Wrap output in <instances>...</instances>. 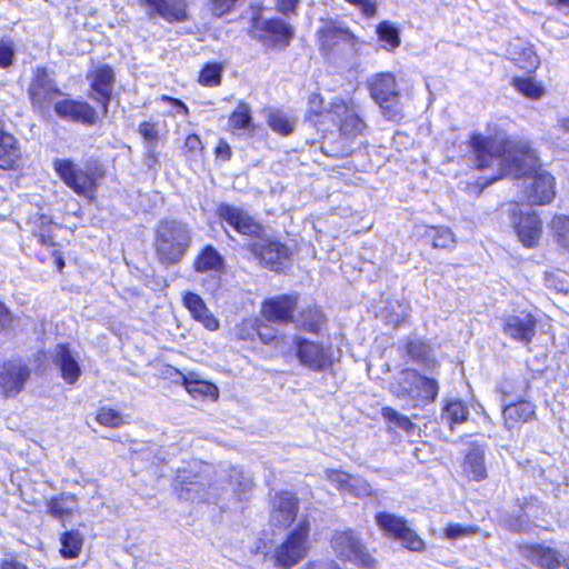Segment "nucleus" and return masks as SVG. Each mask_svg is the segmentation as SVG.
Wrapping results in <instances>:
<instances>
[{
    "mask_svg": "<svg viewBox=\"0 0 569 569\" xmlns=\"http://www.w3.org/2000/svg\"><path fill=\"white\" fill-rule=\"evenodd\" d=\"M425 236L432 241L435 248L451 249L456 243L455 234L447 227H427Z\"/></svg>",
    "mask_w": 569,
    "mask_h": 569,
    "instance_id": "58836bf2",
    "label": "nucleus"
},
{
    "mask_svg": "<svg viewBox=\"0 0 569 569\" xmlns=\"http://www.w3.org/2000/svg\"><path fill=\"white\" fill-rule=\"evenodd\" d=\"M30 371L21 363L11 362L0 369V389L4 396H13L20 392L23 383L29 378Z\"/></svg>",
    "mask_w": 569,
    "mask_h": 569,
    "instance_id": "b1692460",
    "label": "nucleus"
},
{
    "mask_svg": "<svg viewBox=\"0 0 569 569\" xmlns=\"http://www.w3.org/2000/svg\"><path fill=\"white\" fill-rule=\"evenodd\" d=\"M376 522L387 537L398 540L405 548L411 551L425 549L423 540L403 518L388 512H379L376 516Z\"/></svg>",
    "mask_w": 569,
    "mask_h": 569,
    "instance_id": "1a4fd4ad",
    "label": "nucleus"
},
{
    "mask_svg": "<svg viewBox=\"0 0 569 569\" xmlns=\"http://www.w3.org/2000/svg\"><path fill=\"white\" fill-rule=\"evenodd\" d=\"M223 268L224 260L212 246L204 247L194 260V270L197 272H221Z\"/></svg>",
    "mask_w": 569,
    "mask_h": 569,
    "instance_id": "72a5a7b5",
    "label": "nucleus"
},
{
    "mask_svg": "<svg viewBox=\"0 0 569 569\" xmlns=\"http://www.w3.org/2000/svg\"><path fill=\"white\" fill-rule=\"evenodd\" d=\"M139 133L146 139V140H157L158 132L156 127L150 122H142L139 126Z\"/></svg>",
    "mask_w": 569,
    "mask_h": 569,
    "instance_id": "13d9d810",
    "label": "nucleus"
},
{
    "mask_svg": "<svg viewBox=\"0 0 569 569\" xmlns=\"http://www.w3.org/2000/svg\"><path fill=\"white\" fill-rule=\"evenodd\" d=\"M479 531L476 526H463L460 523H449L445 530V536L449 540H456L465 537H469Z\"/></svg>",
    "mask_w": 569,
    "mask_h": 569,
    "instance_id": "49530a36",
    "label": "nucleus"
},
{
    "mask_svg": "<svg viewBox=\"0 0 569 569\" xmlns=\"http://www.w3.org/2000/svg\"><path fill=\"white\" fill-rule=\"evenodd\" d=\"M549 1L555 3L561 10L569 13V0H549Z\"/></svg>",
    "mask_w": 569,
    "mask_h": 569,
    "instance_id": "338daca9",
    "label": "nucleus"
},
{
    "mask_svg": "<svg viewBox=\"0 0 569 569\" xmlns=\"http://www.w3.org/2000/svg\"><path fill=\"white\" fill-rule=\"evenodd\" d=\"M470 144L476 156L477 168L491 170L487 184L503 177L525 179V196L530 204L550 203L556 196L555 178L541 169L538 156L523 140H510L505 131L482 136L473 133Z\"/></svg>",
    "mask_w": 569,
    "mask_h": 569,
    "instance_id": "f257e3e1",
    "label": "nucleus"
},
{
    "mask_svg": "<svg viewBox=\"0 0 569 569\" xmlns=\"http://www.w3.org/2000/svg\"><path fill=\"white\" fill-rule=\"evenodd\" d=\"M298 500L290 492H280L272 500L271 521L279 527H289L296 519Z\"/></svg>",
    "mask_w": 569,
    "mask_h": 569,
    "instance_id": "412c9836",
    "label": "nucleus"
},
{
    "mask_svg": "<svg viewBox=\"0 0 569 569\" xmlns=\"http://www.w3.org/2000/svg\"><path fill=\"white\" fill-rule=\"evenodd\" d=\"M11 320L9 310L0 302V329L8 327Z\"/></svg>",
    "mask_w": 569,
    "mask_h": 569,
    "instance_id": "e2e57ef3",
    "label": "nucleus"
},
{
    "mask_svg": "<svg viewBox=\"0 0 569 569\" xmlns=\"http://www.w3.org/2000/svg\"><path fill=\"white\" fill-rule=\"evenodd\" d=\"M176 483L181 486V495H183V491L187 493L191 491H197V487L199 486L196 482L189 481V477L186 475V472L178 473L176 478Z\"/></svg>",
    "mask_w": 569,
    "mask_h": 569,
    "instance_id": "5fc2aeb1",
    "label": "nucleus"
},
{
    "mask_svg": "<svg viewBox=\"0 0 569 569\" xmlns=\"http://www.w3.org/2000/svg\"><path fill=\"white\" fill-rule=\"evenodd\" d=\"M14 50L10 42L0 41V67L7 68L12 63Z\"/></svg>",
    "mask_w": 569,
    "mask_h": 569,
    "instance_id": "3c124183",
    "label": "nucleus"
},
{
    "mask_svg": "<svg viewBox=\"0 0 569 569\" xmlns=\"http://www.w3.org/2000/svg\"><path fill=\"white\" fill-rule=\"evenodd\" d=\"M438 390V382L435 379L420 376L412 369H403L392 387V391L397 397L430 401L436 399Z\"/></svg>",
    "mask_w": 569,
    "mask_h": 569,
    "instance_id": "0eeeda50",
    "label": "nucleus"
},
{
    "mask_svg": "<svg viewBox=\"0 0 569 569\" xmlns=\"http://www.w3.org/2000/svg\"><path fill=\"white\" fill-rule=\"evenodd\" d=\"M382 416L385 419L395 423L397 427L401 428L402 430H405L407 432H410L415 428V425L411 422V420L408 417L398 413L392 408H383Z\"/></svg>",
    "mask_w": 569,
    "mask_h": 569,
    "instance_id": "de8ad7c7",
    "label": "nucleus"
},
{
    "mask_svg": "<svg viewBox=\"0 0 569 569\" xmlns=\"http://www.w3.org/2000/svg\"><path fill=\"white\" fill-rule=\"evenodd\" d=\"M558 127L565 131V132H568L569 133V117L568 118H562V119H559L558 120Z\"/></svg>",
    "mask_w": 569,
    "mask_h": 569,
    "instance_id": "774afa93",
    "label": "nucleus"
},
{
    "mask_svg": "<svg viewBox=\"0 0 569 569\" xmlns=\"http://www.w3.org/2000/svg\"><path fill=\"white\" fill-rule=\"evenodd\" d=\"M182 303L190 312L193 320L210 331L219 328V320L207 307L204 300L197 293L187 291L182 297Z\"/></svg>",
    "mask_w": 569,
    "mask_h": 569,
    "instance_id": "4be33fe9",
    "label": "nucleus"
},
{
    "mask_svg": "<svg viewBox=\"0 0 569 569\" xmlns=\"http://www.w3.org/2000/svg\"><path fill=\"white\" fill-rule=\"evenodd\" d=\"M221 81V68L218 64L206 66L199 77V82L207 87H216Z\"/></svg>",
    "mask_w": 569,
    "mask_h": 569,
    "instance_id": "a18cd8bd",
    "label": "nucleus"
},
{
    "mask_svg": "<svg viewBox=\"0 0 569 569\" xmlns=\"http://www.w3.org/2000/svg\"><path fill=\"white\" fill-rule=\"evenodd\" d=\"M407 351L410 355V357L416 359V358H420L425 355L426 347L423 343H421L419 341H409L407 343Z\"/></svg>",
    "mask_w": 569,
    "mask_h": 569,
    "instance_id": "052dcab7",
    "label": "nucleus"
},
{
    "mask_svg": "<svg viewBox=\"0 0 569 569\" xmlns=\"http://www.w3.org/2000/svg\"><path fill=\"white\" fill-rule=\"evenodd\" d=\"M252 27L256 31L261 32L257 36V39L272 47L289 46L295 34L292 26L280 18L263 19L254 17Z\"/></svg>",
    "mask_w": 569,
    "mask_h": 569,
    "instance_id": "f8f14e48",
    "label": "nucleus"
},
{
    "mask_svg": "<svg viewBox=\"0 0 569 569\" xmlns=\"http://www.w3.org/2000/svg\"><path fill=\"white\" fill-rule=\"evenodd\" d=\"M409 307L401 301L390 302L389 309L383 313V318L388 325L398 327L408 316Z\"/></svg>",
    "mask_w": 569,
    "mask_h": 569,
    "instance_id": "79ce46f5",
    "label": "nucleus"
},
{
    "mask_svg": "<svg viewBox=\"0 0 569 569\" xmlns=\"http://www.w3.org/2000/svg\"><path fill=\"white\" fill-rule=\"evenodd\" d=\"M53 168L60 179L77 194L93 199L98 182L103 178L104 171L97 161H87L79 167L68 159H56Z\"/></svg>",
    "mask_w": 569,
    "mask_h": 569,
    "instance_id": "7ed1b4c3",
    "label": "nucleus"
},
{
    "mask_svg": "<svg viewBox=\"0 0 569 569\" xmlns=\"http://www.w3.org/2000/svg\"><path fill=\"white\" fill-rule=\"evenodd\" d=\"M53 361L61 371L62 379L73 385L80 377L81 369L71 350L66 345H57L53 351Z\"/></svg>",
    "mask_w": 569,
    "mask_h": 569,
    "instance_id": "bb28decb",
    "label": "nucleus"
},
{
    "mask_svg": "<svg viewBox=\"0 0 569 569\" xmlns=\"http://www.w3.org/2000/svg\"><path fill=\"white\" fill-rule=\"evenodd\" d=\"M21 152L17 140L4 130L0 132V168L13 169L20 161Z\"/></svg>",
    "mask_w": 569,
    "mask_h": 569,
    "instance_id": "2f4dec72",
    "label": "nucleus"
},
{
    "mask_svg": "<svg viewBox=\"0 0 569 569\" xmlns=\"http://www.w3.org/2000/svg\"><path fill=\"white\" fill-rule=\"evenodd\" d=\"M510 60L521 70L533 72L540 64V59L531 46L516 40L509 44Z\"/></svg>",
    "mask_w": 569,
    "mask_h": 569,
    "instance_id": "cd10ccee",
    "label": "nucleus"
},
{
    "mask_svg": "<svg viewBox=\"0 0 569 569\" xmlns=\"http://www.w3.org/2000/svg\"><path fill=\"white\" fill-rule=\"evenodd\" d=\"M326 112L346 136L361 134L367 128L361 107L352 98H333L328 102Z\"/></svg>",
    "mask_w": 569,
    "mask_h": 569,
    "instance_id": "423d86ee",
    "label": "nucleus"
},
{
    "mask_svg": "<svg viewBox=\"0 0 569 569\" xmlns=\"http://www.w3.org/2000/svg\"><path fill=\"white\" fill-rule=\"evenodd\" d=\"M515 229L519 241L525 247L533 248L539 244L542 234V222L535 212L521 214Z\"/></svg>",
    "mask_w": 569,
    "mask_h": 569,
    "instance_id": "a878e982",
    "label": "nucleus"
},
{
    "mask_svg": "<svg viewBox=\"0 0 569 569\" xmlns=\"http://www.w3.org/2000/svg\"><path fill=\"white\" fill-rule=\"evenodd\" d=\"M48 511L52 517L64 521L78 512L77 498L70 493H61L50 499L48 502Z\"/></svg>",
    "mask_w": 569,
    "mask_h": 569,
    "instance_id": "473e14b6",
    "label": "nucleus"
},
{
    "mask_svg": "<svg viewBox=\"0 0 569 569\" xmlns=\"http://www.w3.org/2000/svg\"><path fill=\"white\" fill-rule=\"evenodd\" d=\"M309 103H310V110H311L313 113H316V114H322V113H326V114H327V112H326V108L328 107V104H327V106H325V107H322V103H323V102H322V100L320 99V97H319V96H313V97L310 99V102H309Z\"/></svg>",
    "mask_w": 569,
    "mask_h": 569,
    "instance_id": "680f3d73",
    "label": "nucleus"
},
{
    "mask_svg": "<svg viewBox=\"0 0 569 569\" xmlns=\"http://www.w3.org/2000/svg\"><path fill=\"white\" fill-rule=\"evenodd\" d=\"M228 124L231 131L243 130L252 132L254 127L252 124L251 109L249 104L240 102L230 114Z\"/></svg>",
    "mask_w": 569,
    "mask_h": 569,
    "instance_id": "c9c22d12",
    "label": "nucleus"
},
{
    "mask_svg": "<svg viewBox=\"0 0 569 569\" xmlns=\"http://www.w3.org/2000/svg\"><path fill=\"white\" fill-rule=\"evenodd\" d=\"M238 0H210L212 13L221 17L229 12Z\"/></svg>",
    "mask_w": 569,
    "mask_h": 569,
    "instance_id": "864d4df0",
    "label": "nucleus"
},
{
    "mask_svg": "<svg viewBox=\"0 0 569 569\" xmlns=\"http://www.w3.org/2000/svg\"><path fill=\"white\" fill-rule=\"evenodd\" d=\"M325 475L327 480L342 492H349L358 497L369 496L371 493L370 485L359 477L333 469H327Z\"/></svg>",
    "mask_w": 569,
    "mask_h": 569,
    "instance_id": "5701e85b",
    "label": "nucleus"
},
{
    "mask_svg": "<svg viewBox=\"0 0 569 569\" xmlns=\"http://www.w3.org/2000/svg\"><path fill=\"white\" fill-rule=\"evenodd\" d=\"M218 214L224 223L242 236L254 238L263 233V227L242 208L222 203L218 208Z\"/></svg>",
    "mask_w": 569,
    "mask_h": 569,
    "instance_id": "ddd939ff",
    "label": "nucleus"
},
{
    "mask_svg": "<svg viewBox=\"0 0 569 569\" xmlns=\"http://www.w3.org/2000/svg\"><path fill=\"white\" fill-rule=\"evenodd\" d=\"M309 550V521L301 519L279 546L276 547L272 558L276 566L289 569L299 563Z\"/></svg>",
    "mask_w": 569,
    "mask_h": 569,
    "instance_id": "39448f33",
    "label": "nucleus"
},
{
    "mask_svg": "<svg viewBox=\"0 0 569 569\" xmlns=\"http://www.w3.org/2000/svg\"><path fill=\"white\" fill-rule=\"evenodd\" d=\"M0 569H28V568L20 562L6 561L0 566Z\"/></svg>",
    "mask_w": 569,
    "mask_h": 569,
    "instance_id": "0e129e2a",
    "label": "nucleus"
},
{
    "mask_svg": "<svg viewBox=\"0 0 569 569\" xmlns=\"http://www.w3.org/2000/svg\"><path fill=\"white\" fill-rule=\"evenodd\" d=\"M505 427L513 429L518 423H526L536 416V407L529 401H519L503 406L502 410Z\"/></svg>",
    "mask_w": 569,
    "mask_h": 569,
    "instance_id": "c85d7f7f",
    "label": "nucleus"
},
{
    "mask_svg": "<svg viewBox=\"0 0 569 569\" xmlns=\"http://www.w3.org/2000/svg\"><path fill=\"white\" fill-rule=\"evenodd\" d=\"M203 150L202 141L198 134H189L184 140V151L190 158H196Z\"/></svg>",
    "mask_w": 569,
    "mask_h": 569,
    "instance_id": "8fccbe9b",
    "label": "nucleus"
},
{
    "mask_svg": "<svg viewBox=\"0 0 569 569\" xmlns=\"http://www.w3.org/2000/svg\"><path fill=\"white\" fill-rule=\"evenodd\" d=\"M369 90L371 98L383 110V114L393 120L399 116L397 109L393 108L399 100V90L396 77L390 72H381L375 74L369 80Z\"/></svg>",
    "mask_w": 569,
    "mask_h": 569,
    "instance_id": "9d476101",
    "label": "nucleus"
},
{
    "mask_svg": "<svg viewBox=\"0 0 569 569\" xmlns=\"http://www.w3.org/2000/svg\"><path fill=\"white\" fill-rule=\"evenodd\" d=\"M512 87L526 98L538 100L546 94L543 84L531 77H515Z\"/></svg>",
    "mask_w": 569,
    "mask_h": 569,
    "instance_id": "f704fd0d",
    "label": "nucleus"
},
{
    "mask_svg": "<svg viewBox=\"0 0 569 569\" xmlns=\"http://www.w3.org/2000/svg\"><path fill=\"white\" fill-rule=\"evenodd\" d=\"M469 415L467 406L460 400H450L447 402L442 419L446 420L450 427L453 425L462 423L467 420Z\"/></svg>",
    "mask_w": 569,
    "mask_h": 569,
    "instance_id": "a19ab883",
    "label": "nucleus"
},
{
    "mask_svg": "<svg viewBox=\"0 0 569 569\" xmlns=\"http://www.w3.org/2000/svg\"><path fill=\"white\" fill-rule=\"evenodd\" d=\"M54 111L61 119L87 126L96 124L99 121L98 112L86 101L63 98L60 101H56Z\"/></svg>",
    "mask_w": 569,
    "mask_h": 569,
    "instance_id": "dca6fc26",
    "label": "nucleus"
},
{
    "mask_svg": "<svg viewBox=\"0 0 569 569\" xmlns=\"http://www.w3.org/2000/svg\"><path fill=\"white\" fill-rule=\"evenodd\" d=\"M463 471L473 481H481L487 478L485 450L481 447L473 446L469 450L465 458Z\"/></svg>",
    "mask_w": 569,
    "mask_h": 569,
    "instance_id": "7c9ffc66",
    "label": "nucleus"
},
{
    "mask_svg": "<svg viewBox=\"0 0 569 569\" xmlns=\"http://www.w3.org/2000/svg\"><path fill=\"white\" fill-rule=\"evenodd\" d=\"M214 154L217 158L222 159L223 161L230 160L232 151L229 143L221 139L214 150Z\"/></svg>",
    "mask_w": 569,
    "mask_h": 569,
    "instance_id": "4d7b16f0",
    "label": "nucleus"
},
{
    "mask_svg": "<svg viewBox=\"0 0 569 569\" xmlns=\"http://www.w3.org/2000/svg\"><path fill=\"white\" fill-rule=\"evenodd\" d=\"M335 556L343 561L362 568H373L376 560L362 543L360 537L351 529L335 531L330 539Z\"/></svg>",
    "mask_w": 569,
    "mask_h": 569,
    "instance_id": "20e7f679",
    "label": "nucleus"
},
{
    "mask_svg": "<svg viewBox=\"0 0 569 569\" xmlns=\"http://www.w3.org/2000/svg\"><path fill=\"white\" fill-rule=\"evenodd\" d=\"M242 480L239 482V486L241 487V491H246L247 489L251 488L252 480L248 476H241Z\"/></svg>",
    "mask_w": 569,
    "mask_h": 569,
    "instance_id": "69168bd1",
    "label": "nucleus"
},
{
    "mask_svg": "<svg viewBox=\"0 0 569 569\" xmlns=\"http://www.w3.org/2000/svg\"><path fill=\"white\" fill-rule=\"evenodd\" d=\"M268 123L273 131L283 136L291 133L295 127V121L280 111L271 112Z\"/></svg>",
    "mask_w": 569,
    "mask_h": 569,
    "instance_id": "c03bdc74",
    "label": "nucleus"
},
{
    "mask_svg": "<svg viewBox=\"0 0 569 569\" xmlns=\"http://www.w3.org/2000/svg\"><path fill=\"white\" fill-rule=\"evenodd\" d=\"M191 240V230L187 223L176 219L160 221L154 238L158 259L164 264L179 262L188 251Z\"/></svg>",
    "mask_w": 569,
    "mask_h": 569,
    "instance_id": "f03ea898",
    "label": "nucleus"
},
{
    "mask_svg": "<svg viewBox=\"0 0 569 569\" xmlns=\"http://www.w3.org/2000/svg\"><path fill=\"white\" fill-rule=\"evenodd\" d=\"M256 331L260 340L264 343H270L276 339L272 328L268 327L267 325L257 326Z\"/></svg>",
    "mask_w": 569,
    "mask_h": 569,
    "instance_id": "bf43d9fd",
    "label": "nucleus"
},
{
    "mask_svg": "<svg viewBox=\"0 0 569 569\" xmlns=\"http://www.w3.org/2000/svg\"><path fill=\"white\" fill-rule=\"evenodd\" d=\"M297 356L300 362L315 370H326L331 366V351L321 345L306 339H296Z\"/></svg>",
    "mask_w": 569,
    "mask_h": 569,
    "instance_id": "2eb2a0df",
    "label": "nucleus"
},
{
    "mask_svg": "<svg viewBox=\"0 0 569 569\" xmlns=\"http://www.w3.org/2000/svg\"><path fill=\"white\" fill-rule=\"evenodd\" d=\"M523 556L541 569H558L565 563L561 552L539 543L525 547Z\"/></svg>",
    "mask_w": 569,
    "mask_h": 569,
    "instance_id": "393cba45",
    "label": "nucleus"
},
{
    "mask_svg": "<svg viewBox=\"0 0 569 569\" xmlns=\"http://www.w3.org/2000/svg\"><path fill=\"white\" fill-rule=\"evenodd\" d=\"M302 569H341L335 560H317L307 562Z\"/></svg>",
    "mask_w": 569,
    "mask_h": 569,
    "instance_id": "6e6d98bb",
    "label": "nucleus"
},
{
    "mask_svg": "<svg viewBox=\"0 0 569 569\" xmlns=\"http://www.w3.org/2000/svg\"><path fill=\"white\" fill-rule=\"evenodd\" d=\"M536 318L526 311L509 315L503 320V333L523 345L531 343L536 335Z\"/></svg>",
    "mask_w": 569,
    "mask_h": 569,
    "instance_id": "f3484780",
    "label": "nucleus"
},
{
    "mask_svg": "<svg viewBox=\"0 0 569 569\" xmlns=\"http://www.w3.org/2000/svg\"><path fill=\"white\" fill-rule=\"evenodd\" d=\"M320 51L329 57L333 53L340 43L355 48L358 43V38L345 24L327 20L317 31Z\"/></svg>",
    "mask_w": 569,
    "mask_h": 569,
    "instance_id": "9b49d317",
    "label": "nucleus"
},
{
    "mask_svg": "<svg viewBox=\"0 0 569 569\" xmlns=\"http://www.w3.org/2000/svg\"><path fill=\"white\" fill-rule=\"evenodd\" d=\"M150 17L159 16L166 21L182 22L188 19L187 0H139Z\"/></svg>",
    "mask_w": 569,
    "mask_h": 569,
    "instance_id": "a211bd4d",
    "label": "nucleus"
},
{
    "mask_svg": "<svg viewBox=\"0 0 569 569\" xmlns=\"http://www.w3.org/2000/svg\"><path fill=\"white\" fill-rule=\"evenodd\" d=\"M87 79L93 91L92 99L101 104L102 112L106 114L114 84L113 69L109 64H99L90 71Z\"/></svg>",
    "mask_w": 569,
    "mask_h": 569,
    "instance_id": "4468645a",
    "label": "nucleus"
},
{
    "mask_svg": "<svg viewBox=\"0 0 569 569\" xmlns=\"http://www.w3.org/2000/svg\"><path fill=\"white\" fill-rule=\"evenodd\" d=\"M256 238L257 240L250 244L251 251L267 266L273 268L288 258L289 251L282 243L263 238L262 233Z\"/></svg>",
    "mask_w": 569,
    "mask_h": 569,
    "instance_id": "aec40b11",
    "label": "nucleus"
},
{
    "mask_svg": "<svg viewBox=\"0 0 569 569\" xmlns=\"http://www.w3.org/2000/svg\"><path fill=\"white\" fill-rule=\"evenodd\" d=\"M174 371L178 376L176 382L181 381L187 392L193 398L197 399L203 397H218V388L208 381L198 379L194 372H189L188 375H184L183 372L177 369Z\"/></svg>",
    "mask_w": 569,
    "mask_h": 569,
    "instance_id": "c756f323",
    "label": "nucleus"
},
{
    "mask_svg": "<svg viewBox=\"0 0 569 569\" xmlns=\"http://www.w3.org/2000/svg\"><path fill=\"white\" fill-rule=\"evenodd\" d=\"M298 4L299 0H277L276 10L290 18L297 14Z\"/></svg>",
    "mask_w": 569,
    "mask_h": 569,
    "instance_id": "603ef678",
    "label": "nucleus"
},
{
    "mask_svg": "<svg viewBox=\"0 0 569 569\" xmlns=\"http://www.w3.org/2000/svg\"><path fill=\"white\" fill-rule=\"evenodd\" d=\"M379 40L383 43V49L393 51L400 46L399 30L389 21H382L377 27Z\"/></svg>",
    "mask_w": 569,
    "mask_h": 569,
    "instance_id": "ea45409f",
    "label": "nucleus"
},
{
    "mask_svg": "<svg viewBox=\"0 0 569 569\" xmlns=\"http://www.w3.org/2000/svg\"><path fill=\"white\" fill-rule=\"evenodd\" d=\"M28 92L32 107L41 114L49 113L51 106L54 107L56 101H60V98L64 97L44 68H38L34 71Z\"/></svg>",
    "mask_w": 569,
    "mask_h": 569,
    "instance_id": "6e6552de",
    "label": "nucleus"
},
{
    "mask_svg": "<svg viewBox=\"0 0 569 569\" xmlns=\"http://www.w3.org/2000/svg\"><path fill=\"white\" fill-rule=\"evenodd\" d=\"M97 421L106 427H118L123 423L122 416L111 408H101L97 415Z\"/></svg>",
    "mask_w": 569,
    "mask_h": 569,
    "instance_id": "09e8293b",
    "label": "nucleus"
},
{
    "mask_svg": "<svg viewBox=\"0 0 569 569\" xmlns=\"http://www.w3.org/2000/svg\"><path fill=\"white\" fill-rule=\"evenodd\" d=\"M61 549L60 553L63 558H76L79 556L82 545L83 538L81 533L77 530L66 531L61 535L60 538Z\"/></svg>",
    "mask_w": 569,
    "mask_h": 569,
    "instance_id": "4c0bfd02",
    "label": "nucleus"
},
{
    "mask_svg": "<svg viewBox=\"0 0 569 569\" xmlns=\"http://www.w3.org/2000/svg\"><path fill=\"white\" fill-rule=\"evenodd\" d=\"M549 228L555 242L569 251V216H555L550 221Z\"/></svg>",
    "mask_w": 569,
    "mask_h": 569,
    "instance_id": "e433bc0d",
    "label": "nucleus"
},
{
    "mask_svg": "<svg viewBox=\"0 0 569 569\" xmlns=\"http://www.w3.org/2000/svg\"><path fill=\"white\" fill-rule=\"evenodd\" d=\"M296 307L297 298L283 295L264 301L261 312L268 321L282 323L292 320Z\"/></svg>",
    "mask_w": 569,
    "mask_h": 569,
    "instance_id": "6ab92c4d",
    "label": "nucleus"
},
{
    "mask_svg": "<svg viewBox=\"0 0 569 569\" xmlns=\"http://www.w3.org/2000/svg\"><path fill=\"white\" fill-rule=\"evenodd\" d=\"M325 322L323 313L318 308L305 310L300 317L301 326L311 332H318Z\"/></svg>",
    "mask_w": 569,
    "mask_h": 569,
    "instance_id": "37998d69",
    "label": "nucleus"
}]
</instances>
